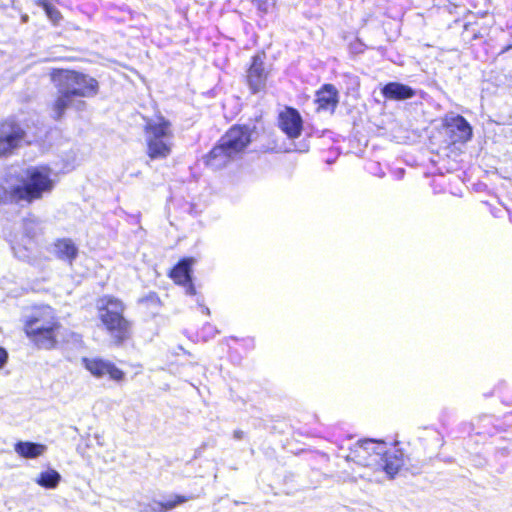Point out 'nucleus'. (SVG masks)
I'll return each mask as SVG.
<instances>
[{
    "instance_id": "f257e3e1",
    "label": "nucleus",
    "mask_w": 512,
    "mask_h": 512,
    "mask_svg": "<svg viewBox=\"0 0 512 512\" xmlns=\"http://www.w3.org/2000/svg\"><path fill=\"white\" fill-rule=\"evenodd\" d=\"M51 79L57 88V97L53 104V119L61 120L70 107L83 110L85 101L77 98H92L99 93L96 78L83 72L67 69L54 70Z\"/></svg>"
},
{
    "instance_id": "f03ea898",
    "label": "nucleus",
    "mask_w": 512,
    "mask_h": 512,
    "mask_svg": "<svg viewBox=\"0 0 512 512\" xmlns=\"http://www.w3.org/2000/svg\"><path fill=\"white\" fill-rule=\"evenodd\" d=\"M255 129V126H232L204 156V163L214 170L222 169L251 143Z\"/></svg>"
},
{
    "instance_id": "7ed1b4c3",
    "label": "nucleus",
    "mask_w": 512,
    "mask_h": 512,
    "mask_svg": "<svg viewBox=\"0 0 512 512\" xmlns=\"http://www.w3.org/2000/svg\"><path fill=\"white\" fill-rule=\"evenodd\" d=\"M98 317L104 325L111 341L122 346L132 335V323L123 315L125 306L122 301L104 296L97 302Z\"/></svg>"
},
{
    "instance_id": "20e7f679",
    "label": "nucleus",
    "mask_w": 512,
    "mask_h": 512,
    "mask_svg": "<svg viewBox=\"0 0 512 512\" xmlns=\"http://www.w3.org/2000/svg\"><path fill=\"white\" fill-rule=\"evenodd\" d=\"M59 324L49 306L34 309L24 316V331L27 337L40 349H52L56 346V331Z\"/></svg>"
},
{
    "instance_id": "39448f33",
    "label": "nucleus",
    "mask_w": 512,
    "mask_h": 512,
    "mask_svg": "<svg viewBox=\"0 0 512 512\" xmlns=\"http://www.w3.org/2000/svg\"><path fill=\"white\" fill-rule=\"evenodd\" d=\"M51 169L48 166L29 167L26 178L21 184L13 187L12 194L18 200L33 202L40 199L54 187L51 179Z\"/></svg>"
},
{
    "instance_id": "423d86ee",
    "label": "nucleus",
    "mask_w": 512,
    "mask_h": 512,
    "mask_svg": "<svg viewBox=\"0 0 512 512\" xmlns=\"http://www.w3.org/2000/svg\"><path fill=\"white\" fill-rule=\"evenodd\" d=\"M147 154L151 159H164L171 153L168 139L172 134L170 122L160 118L158 122H148L145 126Z\"/></svg>"
},
{
    "instance_id": "0eeeda50",
    "label": "nucleus",
    "mask_w": 512,
    "mask_h": 512,
    "mask_svg": "<svg viewBox=\"0 0 512 512\" xmlns=\"http://www.w3.org/2000/svg\"><path fill=\"white\" fill-rule=\"evenodd\" d=\"M385 448L386 443L382 440L373 438L360 439L356 442L353 448L350 449V453L346 456V460L354 461L359 465L369 466L372 464L369 458L372 455L380 457Z\"/></svg>"
},
{
    "instance_id": "6e6552de",
    "label": "nucleus",
    "mask_w": 512,
    "mask_h": 512,
    "mask_svg": "<svg viewBox=\"0 0 512 512\" xmlns=\"http://www.w3.org/2000/svg\"><path fill=\"white\" fill-rule=\"evenodd\" d=\"M444 133L450 143H466L472 138L473 132L470 123L460 114H447L442 123Z\"/></svg>"
},
{
    "instance_id": "1a4fd4ad",
    "label": "nucleus",
    "mask_w": 512,
    "mask_h": 512,
    "mask_svg": "<svg viewBox=\"0 0 512 512\" xmlns=\"http://www.w3.org/2000/svg\"><path fill=\"white\" fill-rule=\"evenodd\" d=\"M26 135L25 130L13 119L0 124V157L12 153Z\"/></svg>"
},
{
    "instance_id": "9d476101",
    "label": "nucleus",
    "mask_w": 512,
    "mask_h": 512,
    "mask_svg": "<svg viewBox=\"0 0 512 512\" xmlns=\"http://www.w3.org/2000/svg\"><path fill=\"white\" fill-rule=\"evenodd\" d=\"M265 57L264 52L256 53L247 69L246 80L252 94H257L266 87L268 72L265 69Z\"/></svg>"
},
{
    "instance_id": "9b49d317",
    "label": "nucleus",
    "mask_w": 512,
    "mask_h": 512,
    "mask_svg": "<svg viewBox=\"0 0 512 512\" xmlns=\"http://www.w3.org/2000/svg\"><path fill=\"white\" fill-rule=\"evenodd\" d=\"M278 127L289 139H296L303 131V118L300 112L291 106H286L278 114Z\"/></svg>"
},
{
    "instance_id": "f8f14e48",
    "label": "nucleus",
    "mask_w": 512,
    "mask_h": 512,
    "mask_svg": "<svg viewBox=\"0 0 512 512\" xmlns=\"http://www.w3.org/2000/svg\"><path fill=\"white\" fill-rule=\"evenodd\" d=\"M194 259L192 257H184L180 259L171 269L169 276L178 285L185 288L186 294L196 295V288L192 282V266Z\"/></svg>"
},
{
    "instance_id": "ddd939ff",
    "label": "nucleus",
    "mask_w": 512,
    "mask_h": 512,
    "mask_svg": "<svg viewBox=\"0 0 512 512\" xmlns=\"http://www.w3.org/2000/svg\"><path fill=\"white\" fill-rule=\"evenodd\" d=\"M82 364L94 377L97 378L108 375L110 379L114 381H121L125 376L124 372L116 367L114 363L100 358L90 359L83 357Z\"/></svg>"
},
{
    "instance_id": "4468645a",
    "label": "nucleus",
    "mask_w": 512,
    "mask_h": 512,
    "mask_svg": "<svg viewBox=\"0 0 512 512\" xmlns=\"http://www.w3.org/2000/svg\"><path fill=\"white\" fill-rule=\"evenodd\" d=\"M339 98V91L333 84H323L315 95L318 111H328L333 114L339 104Z\"/></svg>"
},
{
    "instance_id": "2eb2a0df",
    "label": "nucleus",
    "mask_w": 512,
    "mask_h": 512,
    "mask_svg": "<svg viewBox=\"0 0 512 512\" xmlns=\"http://www.w3.org/2000/svg\"><path fill=\"white\" fill-rule=\"evenodd\" d=\"M379 464L389 478H394L404 465V453L396 447L389 450L385 448L379 457Z\"/></svg>"
},
{
    "instance_id": "dca6fc26",
    "label": "nucleus",
    "mask_w": 512,
    "mask_h": 512,
    "mask_svg": "<svg viewBox=\"0 0 512 512\" xmlns=\"http://www.w3.org/2000/svg\"><path fill=\"white\" fill-rule=\"evenodd\" d=\"M382 96L386 100L405 101L416 95V90L411 86L398 81H390L380 88Z\"/></svg>"
},
{
    "instance_id": "f3484780",
    "label": "nucleus",
    "mask_w": 512,
    "mask_h": 512,
    "mask_svg": "<svg viewBox=\"0 0 512 512\" xmlns=\"http://www.w3.org/2000/svg\"><path fill=\"white\" fill-rule=\"evenodd\" d=\"M50 252L59 260L72 265L78 257L79 249L70 238H59L51 246Z\"/></svg>"
},
{
    "instance_id": "a211bd4d",
    "label": "nucleus",
    "mask_w": 512,
    "mask_h": 512,
    "mask_svg": "<svg viewBox=\"0 0 512 512\" xmlns=\"http://www.w3.org/2000/svg\"><path fill=\"white\" fill-rule=\"evenodd\" d=\"M191 497L184 495H173L166 501L153 500L140 505L141 512H168L177 506L189 501Z\"/></svg>"
},
{
    "instance_id": "6ab92c4d",
    "label": "nucleus",
    "mask_w": 512,
    "mask_h": 512,
    "mask_svg": "<svg viewBox=\"0 0 512 512\" xmlns=\"http://www.w3.org/2000/svg\"><path fill=\"white\" fill-rule=\"evenodd\" d=\"M14 451L24 459H36L47 451V446L32 441H17L14 444Z\"/></svg>"
},
{
    "instance_id": "aec40b11",
    "label": "nucleus",
    "mask_w": 512,
    "mask_h": 512,
    "mask_svg": "<svg viewBox=\"0 0 512 512\" xmlns=\"http://www.w3.org/2000/svg\"><path fill=\"white\" fill-rule=\"evenodd\" d=\"M61 478L58 471L50 468L41 472L35 481L39 486L45 489H55L59 485Z\"/></svg>"
},
{
    "instance_id": "412c9836",
    "label": "nucleus",
    "mask_w": 512,
    "mask_h": 512,
    "mask_svg": "<svg viewBox=\"0 0 512 512\" xmlns=\"http://www.w3.org/2000/svg\"><path fill=\"white\" fill-rule=\"evenodd\" d=\"M42 232V226L39 219L27 217L23 220V233L29 239H34Z\"/></svg>"
},
{
    "instance_id": "4be33fe9",
    "label": "nucleus",
    "mask_w": 512,
    "mask_h": 512,
    "mask_svg": "<svg viewBox=\"0 0 512 512\" xmlns=\"http://www.w3.org/2000/svg\"><path fill=\"white\" fill-rule=\"evenodd\" d=\"M37 5L43 8L47 17L54 24H58L59 21L62 19V15H61L60 11L56 7H54L50 3V1H37Z\"/></svg>"
},
{
    "instance_id": "5701e85b",
    "label": "nucleus",
    "mask_w": 512,
    "mask_h": 512,
    "mask_svg": "<svg viewBox=\"0 0 512 512\" xmlns=\"http://www.w3.org/2000/svg\"><path fill=\"white\" fill-rule=\"evenodd\" d=\"M138 303L139 304H144V305H147V306H159L161 301H160V298L157 295V293L151 291L146 296L141 297L138 300Z\"/></svg>"
},
{
    "instance_id": "b1692460",
    "label": "nucleus",
    "mask_w": 512,
    "mask_h": 512,
    "mask_svg": "<svg viewBox=\"0 0 512 512\" xmlns=\"http://www.w3.org/2000/svg\"><path fill=\"white\" fill-rule=\"evenodd\" d=\"M252 2L261 13L266 14L275 5L276 0H252Z\"/></svg>"
},
{
    "instance_id": "393cba45",
    "label": "nucleus",
    "mask_w": 512,
    "mask_h": 512,
    "mask_svg": "<svg viewBox=\"0 0 512 512\" xmlns=\"http://www.w3.org/2000/svg\"><path fill=\"white\" fill-rule=\"evenodd\" d=\"M218 333V329L210 323H206L202 327V336L205 340L215 337Z\"/></svg>"
},
{
    "instance_id": "a878e982",
    "label": "nucleus",
    "mask_w": 512,
    "mask_h": 512,
    "mask_svg": "<svg viewBox=\"0 0 512 512\" xmlns=\"http://www.w3.org/2000/svg\"><path fill=\"white\" fill-rule=\"evenodd\" d=\"M365 49V45L360 39H355L353 42L349 44V50L352 54H360L363 53Z\"/></svg>"
},
{
    "instance_id": "bb28decb",
    "label": "nucleus",
    "mask_w": 512,
    "mask_h": 512,
    "mask_svg": "<svg viewBox=\"0 0 512 512\" xmlns=\"http://www.w3.org/2000/svg\"><path fill=\"white\" fill-rule=\"evenodd\" d=\"M8 358L9 355L7 350L4 347L0 346V369H2L7 364Z\"/></svg>"
},
{
    "instance_id": "cd10ccee",
    "label": "nucleus",
    "mask_w": 512,
    "mask_h": 512,
    "mask_svg": "<svg viewBox=\"0 0 512 512\" xmlns=\"http://www.w3.org/2000/svg\"><path fill=\"white\" fill-rule=\"evenodd\" d=\"M509 51H512V33H511V39L507 43L502 45L499 54H504Z\"/></svg>"
},
{
    "instance_id": "c85d7f7f",
    "label": "nucleus",
    "mask_w": 512,
    "mask_h": 512,
    "mask_svg": "<svg viewBox=\"0 0 512 512\" xmlns=\"http://www.w3.org/2000/svg\"><path fill=\"white\" fill-rule=\"evenodd\" d=\"M244 437H245V432L240 429H237L233 432V438L235 440H242V439H244Z\"/></svg>"
},
{
    "instance_id": "c756f323",
    "label": "nucleus",
    "mask_w": 512,
    "mask_h": 512,
    "mask_svg": "<svg viewBox=\"0 0 512 512\" xmlns=\"http://www.w3.org/2000/svg\"><path fill=\"white\" fill-rule=\"evenodd\" d=\"M201 307H202V312H203L204 314H206V315H210V309H209L208 307L203 306V305H201Z\"/></svg>"
}]
</instances>
